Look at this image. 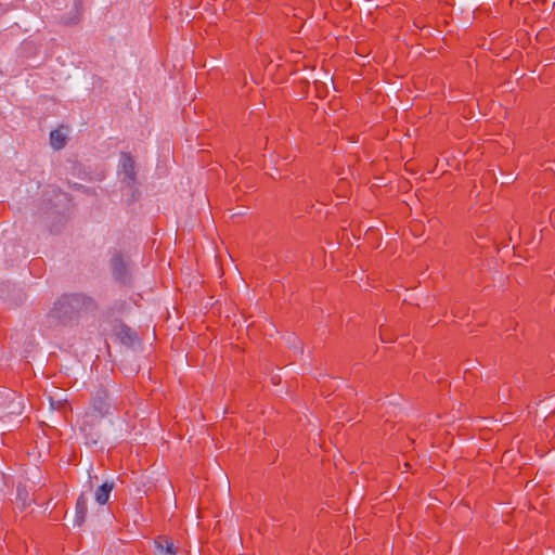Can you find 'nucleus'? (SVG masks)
Masks as SVG:
<instances>
[{"instance_id":"obj_1","label":"nucleus","mask_w":555,"mask_h":555,"mask_svg":"<svg viewBox=\"0 0 555 555\" xmlns=\"http://www.w3.org/2000/svg\"><path fill=\"white\" fill-rule=\"evenodd\" d=\"M87 300L88 298L81 294L65 295L57 299L48 314L50 325L70 320L86 305Z\"/></svg>"},{"instance_id":"obj_2","label":"nucleus","mask_w":555,"mask_h":555,"mask_svg":"<svg viewBox=\"0 0 555 555\" xmlns=\"http://www.w3.org/2000/svg\"><path fill=\"white\" fill-rule=\"evenodd\" d=\"M119 175L121 177V182L132 188L135 184L137 172L134 169V160L128 154H122L120 158L119 165Z\"/></svg>"},{"instance_id":"obj_3","label":"nucleus","mask_w":555,"mask_h":555,"mask_svg":"<svg viewBox=\"0 0 555 555\" xmlns=\"http://www.w3.org/2000/svg\"><path fill=\"white\" fill-rule=\"evenodd\" d=\"M112 267L115 278L121 283L129 282V263L122 255L116 254L112 258Z\"/></svg>"},{"instance_id":"obj_4","label":"nucleus","mask_w":555,"mask_h":555,"mask_svg":"<svg viewBox=\"0 0 555 555\" xmlns=\"http://www.w3.org/2000/svg\"><path fill=\"white\" fill-rule=\"evenodd\" d=\"M109 402L108 395L106 390H99L92 401L93 410L100 415L103 416L109 411Z\"/></svg>"},{"instance_id":"obj_5","label":"nucleus","mask_w":555,"mask_h":555,"mask_svg":"<svg viewBox=\"0 0 555 555\" xmlns=\"http://www.w3.org/2000/svg\"><path fill=\"white\" fill-rule=\"evenodd\" d=\"M87 514V499L81 494L76 503L75 520L74 525L79 527L83 524Z\"/></svg>"},{"instance_id":"obj_6","label":"nucleus","mask_w":555,"mask_h":555,"mask_svg":"<svg viewBox=\"0 0 555 555\" xmlns=\"http://www.w3.org/2000/svg\"><path fill=\"white\" fill-rule=\"evenodd\" d=\"M113 489H114V482H108V481L104 482L95 491V501L101 505H104L105 503H107V501L109 499V494Z\"/></svg>"},{"instance_id":"obj_7","label":"nucleus","mask_w":555,"mask_h":555,"mask_svg":"<svg viewBox=\"0 0 555 555\" xmlns=\"http://www.w3.org/2000/svg\"><path fill=\"white\" fill-rule=\"evenodd\" d=\"M67 135L63 130L56 129L50 133V144L54 150H62L66 144Z\"/></svg>"},{"instance_id":"obj_8","label":"nucleus","mask_w":555,"mask_h":555,"mask_svg":"<svg viewBox=\"0 0 555 555\" xmlns=\"http://www.w3.org/2000/svg\"><path fill=\"white\" fill-rule=\"evenodd\" d=\"M155 546L162 554L176 555L173 543L166 537H159L155 541Z\"/></svg>"},{"instance_id":"obj_9","label":"nucleus","mask_w":555,"mask_h":555,"mask_svg":"<svg viewBox=\"0 0 555 555\" xmlns=\"http://www.w3.org/2000/svg\"><path fill=\"white\" fill-rule=\"evenodd\" d=\"M119 336H120V339L125 343V344H132L137 340V334L131 331V328L122 325L120 327V331H119Z\"/></svg>"},{"instance_id":"obj_10","label":"nucleus","mask_w":555,"mask_h":555,"mask_svg":"<svg viewBox=\"0 0 555 555\" xmlns=\"http://www.w3.org/2000/svg\"><path fill=\"white\" fill-rule=\"evenodd\" d=\"M10 285L9 284H2L0 286V297L4 298V299H8V300H11V301H14L17 304L18 300L22 299V297L20 296L18 298H14L11 296L10 294Z\"/></svg>"},{"instance_id":"obj_11","label":"nucleus","mask_w":555,"mask_h":555,"mask_svg":"<svg viewBox=\"0 0 555 555\" xmlns=\"http://www.w3.org/2000/svg\"><path fill=\"white\" fill-rule=\"evenodd\" d=\"M26 496L27 492L24 488L18 487L17 488V500L22 502V505L25 506L26 504Z\"/></svg>"},{"instance_id":"obj_12","label":"nucleus","mask_w":555,"mask_h":555,"mask_svg":"<svg viewBox=\"0 0 555 555\" xmlns=\"http://www.w3.org/2000/svg\"><path fill=\"white\" fill-rule=\"evenodd\" d=\"M78 21V16H76L75 18L70 20L69 23H76Z\"/></svg>"}]
</instances>
